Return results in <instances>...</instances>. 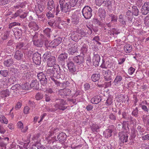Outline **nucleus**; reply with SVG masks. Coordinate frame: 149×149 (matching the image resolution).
<instances>
[{"label": "nucleus", "instance_id": "f257e3e1", "mask_svg": "<svg viewBox=\"0 0 149 149\" xmlns=\"http://www.w3.org/2000/svg\"><path fill=\"white\" fill-rule=\"evenodd\" d=\"M59 3L61 11L66 13L68 12V14H69L71 8V6H69V3L66 2L65 0H59Z\"/></svg>", "mask_w": 149, "mask_h": 149}, {"label": "nucleus", "instance_id": "f03ea898", "mask_svg": "<svg viewBox=\"0 0 149 149\" xmlns=\"http://www.w3.org/2000/svg\"><path fill=\"white\" fill-rule=\"evenodd\" d=\"M92 8L88 6H85L82 10L83 15L86 19L91 18L92 16Z\"/></svg>", "mask_w": 149, "mask_h": 149}, {"label": "nucleus", "instance_id": "7ed1b4c3", "mask_svg": "<svg viewBox=\"0 0 149 149\" xmlns=\"http://www.w3.org/2000/svg\"><path fill=\"white\" fill-rule=\"evenodd\" d=\"M102 74L103 76L104 80L105 81H110L114 78V75L112 73L111 71L109 70H102Z\"/></svg>", "mask_w": 149, "mask_h": 149}, {"label": "nucleus", "instance_id": "20e7f679", "mask_svg": "<svg viewBox=\"0 0 149 149\" xmlns=\"http://www.w3.org/2000/svg\"><path fill=\"white\" fill-rule=\"evenodd\" d=\"M56 104L55 105V107L60 110L64 111L67 108V106L65 105L66 102L62 99L56 98Z\"/></svg>", "mask_w": 149, "mask_h": 149}, {"label": "nucleus", "instance_id": "39448f33", "mask_svg": "<svg viewBox=\"0 0 149 149\" xmlns=\"http://www.w3.org/2000/svg\"><path fill=\"white\" fill-rule=\"evenodd\" d=\"M68 56V54L66 53H62L60 54L58 58V64L65 65V62L66 61L65 60L67 59Z\"/></svg>", "mask_w": 149, "mask_h": 149}, {"label": "nucleus", "instance_id": "423d86ee", "mask_svg": "<svg viewBox=\"0 0 149 149\" xmlns=\"http://www.w3.org/2000/svg\"><path fill=\"white\" fill-rule=\"evenodd\" d=\"M38 79L41 84L45 86L47 83V81L46 76L42 72L38 73Z\"/></svg>", "mask_w": 149, "mask_h": 149}, {"label": "nucleus", "instance_id": "0eeeda50", "mask_svg": "<svg viewBox=\"0 0 149 149\" xmlns=\"http://www.w3.org/2000/svg\"><path fill=\"white\" fill-rule=\"evenodd\" d=\"M62 39L60 37H58L57 38L53 40L48 46V47L51 48H54L56 47L61 42Z\"/></svg>", "mask_w": 149, "mask_h": 149}, {"label": "nucleus", "instance_id": "6e6552de", "mask_svg": "<svg viewBox=\"0 0 149 149\" xmlns=\"http://www.w3.org/2000/svg\"><path fill=\"white\" fill-rule=\"evenodd\" d=\"M74 62L78 65H83L84 62V57L82 55H79L74 57Z\"/></svg>", "mask_w": 149, "mask_h": 149}, {"label": "nucleus", "instance_id": "1a4fd4ad", "mask_svg": "<svg viewBox=\"0 0 149 149\" xmlns=\"http://www.w3.org/2000/svg\"><path fill=\"white\" fill-rule=\"evenodd\" d=\"M142 14L146 15L149 13V2H146L144 3L141 9Z\"/></svg>", "mask_w": 149, "mask_h": 149}, {"label": "nucleus", "instance_id": "9d476101", "mask_svg": "<svg viewBox=\"0 0 149 149\" xmlns=\"http://www.w3.org/2000/svg\"><path fill=\"white\" fill-rule=\"evenodd\" d=\"M119 139L122 142H127L128 140V135L123 132H119L118 134Z\"/></svg>", "mask_w": 149, "mask_h": 149}, {"label": "nucleus", "instance_id": "9b49d317", "mask_svg": "<svg viewBox=\"0 0 149 149\" xmlns=\"http://www.w3.org/2000/svg\"><path fill=\"white\" fill-rule=\"evenodd\" d=\"M71 93V90L69 89H64L61 90L59 92V94L64 97L69 95Z\"/></svg>", "mask_w": 149, "mask_h": 149}, {"label": "nucleus", "instance_id": "f8f14e48", "mask_svg": "<svg viewBox=\"0 0 149 149\" xmlns=\"http://www.w3.org/2000/svg\"><path fill=\"white\" fill-rule=\"evenodd\" d=\"M77 47L74 45H72L71 47L68 49V52L70 55H73L77 52Z\"/></svg>", "mask_w": 149, "mask_h": 149}, {"label": "nucleus", "instance_id": "ddd939ff", "mask_svg": "<svg viewBox=\"0 0 149 149\" xmlns=\"http://www.w3.org/2000/svg\"><path fill=\"white\" fill-rule=\"evenodd\" d=\"M66 137L67 135L65 133L61 132L58 135L56 138L55 139L57 141L62 142L66 139Z\"/></svg>", "mask_w": 149, "mask_h": 149}, {"label": "nucleus", "instance_id": "4468645a", "mask_svg": "<svg viewBox=\"0 0 149 149\" xmlns=\"http://www.w3.org/2000/svg\"><path fill=\"white\" fill-rule=\"evenodd\" d=\"M47 8L50 11L55 10V5L53 0H49L47 3Z\"/></svg>", "mask_w": 149, "mask_h": 149}, {"label": "nucleus", "instance_id": "2eb2a0df", "mask_svg": "<svg viewBox=\"0 0 149 149\" xmlns=\"http://www.w3.org/2000/svg\"><path fill=\"white\" fill-rule=\"evenodd\" d=\"M125 16L130 23L132 22V20L134 17L133 14L131 12L130 10H128L127 11Z\"/></svg>", "mask_w": 149, "mask_h": 149}, {"label": "nucleus", "instance_id": "dca6fc26", "mask_svg": "<svg viewBox=\"0 0 149 149\" xmlns=\"http://www.w3.org/2000/svg\"><path fill=\"white\" fill-rule=\"evenodd\" d=\"M102 100L100 96L99 95L96 96L92 98L91 100V103L95 104H97L99 103Z\"/></svg>", "mask_w": 149, "mask_h": 149}, {"label": "nucleus", "instance_id": "f3484780", "mask_svg": "<svg viewBox=\"0 0 149 149\" xmlns=\"http://www.w3.org/2000/svg\"><path fill=\"white\" fill-rule=\"evenodd\" d=\"M47 59V65H56L55 58L54 56H51Z\"/></svg>", "mask_w": 149, "mask_h": 149}, {"label": "nucleus", "instance_id": "a211bd4d", "mask_svg": "<svg viewBox=\"0 0 149 149\" xmlns=\"http://www.w3.org/2000/svg\"><path fill=\"white\" fill-rule=\"evenodd\" d=\"M99 15L101 18H104L106 15V12L105 10L102 8H100L98 10Z\"/></svg>", "mask_w": 149, "mask_h": 149}, {"label": "nucleus", "instance_id": "6ab92c4d", "mask_svg": "<svg viewBox=\"0 0 149 149\" xmlns=\"http://www.w3.org/2000/svg\"><path fill=\"white\" fill-rule=\"evenodd\" d=\"M40 2L39 3H38V8L39 9L40 13L42 12L44 10V6L45 5V0H40Z\"/></svg>", "mask_w": 149, "mask_h": 149}, {"label": "nucleus", "instance_id": "aec40b11", "mask_svg": "<svg viewBox=\"0 0 149 149\" xmlns=\"http://www.w3.org/2000/svg\"><path fill=\"white\" fill-rule=\"evenodd\" d=\"M100 59V58L99 55H97L96 56H93V65H98Z\"/></svg>", "mask_w": 149, "mask_h": 149}, {"label": "nucleus", "instance_id": "412c9836", "mask_svg": "<svg viewBox=\"0 0 149 149\" xmlns=\"http://www.w3.org/2000/svg\"><path fill=\"white\" fill-rule=\"evenodd\" d=\"M23 56L22 53L20 51L17 50L16 52L14 57L15 59L19 60L21 59Z\"/></svg>", "mask_w": 149, "mask_h": 149}, {"label": "nucleus", "instance_id": "4be33fe9", "mask_svg": "<svg viewBox=\"0 0 149 149\" xmlns=\"http://www.w3.org/2000/svg\"><path fill=\"white\" fill-rule=\"evenodd\" d=\"M1 97H8L10 95V92L8 89L3 90L0 92Z\"/></svg>", "mask_w": 149, "mask_h": 149}, {"label": "nucleus", "instance_id": "5701e85b", "mask_svg": "<svg viewBox=\"0 0 149 149\" xmlns=\"http://www.w3.org/2000/svg\"><path fill=\"white\" fill-rule=\"evenodd\" d=\"M123 79L122 77L120 75H117L116 76L113 82L115 85H117L121 83Z\"/></svg>", "mask_w": 149, "mask_h": 149}, {"label": "nucleus", "instance_id": "b1692460", "mask_svg": "<svg viewBox=\"0 0 149 149\" xmlns=\"http://www.w3.org/2000/svg\"><path fill=\"white\" fill-rule=\"evenodd\" d=\"M124 50L126 53H129L132 51V47L130 44L126 45L124 47Z\"/></svg>", "mask_w": 149, "mask_h": 149}, {"label": "nucleus", "instance_id": "393cba45", "mask_svg": "<svg viewBox=\"0 0 149 149\" xmlns=\"http://www.w3.org/2000/svg\"><path fill=\"white\" fill-rule=\"evenodd\" d=\"M109 17H111V22H116L118 20V16L113 14V13H109L108 14Z\"/></svg>", "mask_w": 149, "mask_h": 149}, {"label": "nucleus", "instance_id": "a878e982", "mask_svg": "<svg viewBox=\"0 0 149 149\" xmlns=\"http://www.w3.org/2000/svg\"><path fill=\"white\" fill-rule=\"evenodd\" d=\"M79 16L77 15H73L71 19L72 23L74 24H77L79 22Z\"/></svg>", "mask_w": 149, "mask_h": 149}, {"label": "nucleus", "instance_id": "bb28decb", "mask_svg": "<svg viewBox=\"0 0 149 149\" xmlns=\"http://www.w3.org/2000/svg\"><path fill=\"white\" fill-rule=\"evenodd\" d=\"M100 77V74H93L91 76V79L93 81L96 82L99 79Z\"/></svg>", "mask_w": 149, "mask_h": 149}, {"label": "nucleus", "instance_id": "cd10ccee", "mask_svg": "<svg viewBox=\"0 0 149 149\" xmlns=\"http://www.w3.org/2000/svg\"><path fill=\"white\" fill-rule=\"evenodd\" d=\"M118 21L123 25L125 26L126 25V21L124 20L123 15L122 14H120L119 15Z\"/></svg>", "mask_w": 149, "mask_h": 149}, {"label": "nucleus", "instance_id": "c85d7f7f", "mask_svg": "<svg viewBox=\"0 0 149 149\" xmlns=\"http://www.w3.org/2000/svg\"><path fill=\"white\" fill-rule=\"evenodd\" d=\"M132 13L135 16H137L139 15V10L136 6H133L132 7Z\"/></svg>", "mask_w": 149, "mask_h": 149}, {"label": "nucleus", "instance_id": "c756f323", "mask_svg": "<svg viewBox=\"0 0 149 149\" xmlns=\"http://www.w3.org/2000/svg\"><path fill=\"white\" fill-rule=\"evenodd\" d=\"M78 36L77 34V33L72 32L71 34L70 37L71 39L73 41H77L78 39Z\"/></svg>", "mask_w": 149, "mask_h": 149}, {"label": "nucleus", "instance_id": "7c9ffc66", "mask_svg": "<svg viewBox=\"0 0 149 149\" xmlns=\"http://www.w3.org/2000/svg\"><path fill=\"white\" fill-rule=\"evenodd\" d=\"M64 68H68L70 71L71 72H74L76 71V66H63Z\"/></svg>", "mask_w": 149, "mask_h": 149}, {"label": "nucleus", "instance_id": "2f4dec72", "mask_svg": "<svg viewBox=\"0 0 149 149\" xmlns=\"http://www.w3.org/2000/svg\"><path fill=\"white\" fill-rule=\"evenodd\" d=\"M13 31L15 35H17L19 38H20L21 37L22 33L21 30L19 29H17L16 31H15V30H13Z\"/></svg>", "mask_w": 149, "mask_h": 149}, {"label": "nucleus", "instance_id": "473e14b6", "mask_svg": "<svg viewBox=\"0 0 149 149\" xmlns=\"http://www.w3.org/2000/svg\"><path fill=\"white\" fill-rule=\"evenodd\" d=\"M88 50V49L86 48V46H82L81 49L80 55L84 56L85 54L86 53Z\"/></svg>", "mask_w": 149, "mask_h": 149}, {"label": "nucleus", "instance_id": "72a5a7b5", "mask_svg": "<svg viewBox=\"0 0 149 149\" xmlns=\"http://www.w3.org/2000/svg\"><path fill=\"white\" fill-rule=\"evenodd\" d=\"M143 123L146 124V125L149 126V118L147 116H143L142 118Z\"/></svg>", "mask_w": 149, "mask_h": 149}, {"label": "nucleus", "instance_id": "f704fd0d", "mask_svg": "<svg viewBox=\"0 0 149 149\" xmlns=\"http://www.w3.org/2000/svg\"><path fill=\"white\" fill-rule=\"evenodd\" d=\"M48 12L46 14V16L48 18H50L54 16V13H55V10H53Z\"/></svg>", "mask_w": 149, "mask_h": 149}, {"label": "nucleus", "instance_id": "c9c22d12", "mask_svg": "<svg viewBox=\"0 0 149 149\" xmlns=\"http://www.w3.org/2000/svg\"><path fill=\"white\" fill-rule=\"evenodd\" d=\"M7 81H4L2 79H1L0 81V87L3 88H4L6 87L7 86Z\"/></svg>", "mask_w": 149, "mask_h": 149}, {"label": "nucleus", "instance_id": "e433bc0d", "mask_svg": "<svg viewBox=\"0 0 149 149\" xmlns=\"http://www.w3.org/2000/svg\"><path fill=\"white\" fill-rule=\"evenodd\" d=\"M50 78L54 82L55 84H56L57 86H60V85L61 83L56 79L57 78L55 76H51L50 77Z\"/></svg>", "mask_w": 149, "mask_h": 149}, {"label": "nucleus", "instance_id": "4c0bfd02", "mask_svg": "<svg viewBox=\"0 0 149 149\" xmlns=\"http://www.w3.org/2000/svg\"><path fill=\"white\" fill-rule=\"evenodd\" d=\"M139 110L137 107H136L135 109H134L132 112V115L136 117H137L138 116Z\"/></svg>", "mask_w": 149, "mask_h": 149}, {"label": "nucleus", "instance_id": "58836bf2", "mask_svg": "<svg viewBox=\"0 0 149 149\" xmlns=\"http://www.w3.org/2000/svg\"><path fill=\"white\" fill-rule=\"evenodd\" d=\"M78 1V0H70L68 2L70 6L74 7L75 6Z\"/></svg>", "mask_w": 149, "mask_h": 149}, {"label": "nucleus", "instance_id": "ea45409f", "mask_svg": "<svg viewBox=\"0 0 149 149\" xmlns=\"http://www.w3.org/2000/svg\"><path fill=\"white\" fill-rule=\"evenodd\" d=\"M109 118L111 120L113 121V122H115L116 120V116L113 113H110L108 116Z\"/></svg>", "mask_w": 149, "mask_h": 149}, {"label": "nucleus", "instance_id": "a19ab883", "mask_svg": "<svg viewBox=\"0 0 149 149\" xmlns=\"http://www.w3.org/2000/svg\"><path fill=\"white\" fill-rule=\"evenodd\" d=\"M100 128V127L97 124H93L91 126V129L93 132H97V130Z\"/></svg>", "mask_w": 149, "mask_h": 149}, {"label": "nucleus", "instance_id": "79ce46f5", "mask_svg": "<svg viewBox=\"0 0 149 149\" xmlns=\"http://www.w3.org/2000/svg\"><path fill=\"white\" fill-rule=\"evenodd\" d=\"M143 0H136V4L139 8H140L143 5Z\"/></svg>", "mask_w": 149, "mask_h": 149}, {"label": "nucleus", "instance_id": "37998d69", "mask_svg": "<svg viewBox=\"0 0 149 149\" xmlns=\"http://www.w3.org/2000/svg\"><path fill=\"white\" fill-rule=\"evenodd\" d=\"M13 59L11 58L5 61L4 62V63L5 65H9L13 64Z\"/></svg>", "mask_w": 149, "mask_h": 149}, {"label": "nucleus", "instance_id": "c03bdc74", "mask_svg": "<svg viewBox=\"0 0 149 149\" xmlns=\"http://www.w3.org/2000/svg\"><path fill=\"white\" fill-rule=\"evenodd\" d=\"M112 132L110 130H109L108 129L106 130L104 132V133L107 134V138L110 137L111 136L112 134L111 133Z\"/></svg>", "mask_w": 149, "mask_h": 149}, {"label": "nucleus", "instance_id": "a18cd8bd", "mask_svg": "<svg viewBox=\"0 0 149 149\" xmlns=\"http://www.w3.org/2000/svg\"><path fill=\"white\" fill-rule=\"evenodd\" d=\"M22 106L21 102H18L15 106V109L16 110L19 109Z\"/></svg>", "mask_w": 149, "mask_h": 149}, {"label": "nucleus", "instance_id": "49530a36", "mask_svg": "<svg viewBox=\"0 0 149 149\" xmlns=\"http://www.w3.org/2000/svg\"><path fill=\"white\" fill-rule=\"evenodd\" d=\"M112 103V99L111 97H109L105 103L106 106L111 105Z\"/></svg>", "mask_w": 149, "mask_h": 149}, {"label": "nucleus", "instance_id": "de8ad7c7", "mask_svg": "<svg viewBox=\"0 0 149 149\" xmlns=\"http://www.w3.org/2000/svg\"><path fill=\"white\" fill-rule=\"evenodd\" d=\"M32 59L33 63L37 65V54L36 53H35L33 54Z\"/></svg>", "mask_w": 149, "mask_h": 149}, {"label": "nucleus", "instance_id": "09e8293b", "mask_svg": "<svg viewBox=\"0 0 149 149\" xmlns=\"http://www.w3.org/2000/svg\"><path fill=\"white\" fill-rule=\"evenodd\" d=\"M0 73L3 76L6 77L8 74V71L7 70H1Z\"/></svg>", "mask_w": 149, "mask_h": 149}, {"label": "nucleus", "instance_id": "8fccbe9b", "mask_svg": "<svg viewBox=\"0 0 149 149\" xmlns=\"http://www.w3.org/2000/svg\"><path fill=\"white\" fill-rule=\"evenodd\" d=\"M20 88L24 90H28L29 86L27 83L24 84L21 86H20Z\"/></svg>", "mask_w": 149, "mask_h": 149}, {"label": "nucleus", "instance_id": "3c124183", "mask_svg": "<svg viewBox=\"0 0 149 149\" xmlns=\"http://www.w3.org/2000/svg\"><path fill=\"white\" fill-rule=\"evenodd\" d=\"M38 65H40L41 64L42 65L43 64V63H41L42 61H41V55L40 54H39L38 53ZM44 62V60L43 59V61L42 62Z\"/></svg>", "mask_w": 149, "mask_h": 149}, {"label": "nucleus", "instance_id": "603ef678", "mask_svg": "<svg viewBox=\"0 0 149 149\" xmlns=\"http://www.w3.org/2000/svg\"><path fill=\"white\" fill-rule=\"evenodd\" d=\"M51 55V53L50 52H46L43 55L44 58L45 60L48 59V57Z\"/></svg>", "mask_w": 149, "mask_h": 149}, {"label": "nucleus", "instance_id": "864d4df0", "mask_svg": "<svg viewBox=\"0 0 149 149\" xmlns=\"http://www.w3.org/2000/svg\"><path fill=\"white\" fill-rule=\"evenodd\" d=\"M135 70V69L132 67H130L128 70V73L129 74L132 75L133 74Z\"/></svg>", "mask_w": 149, "mask_h": 149}, {"label": "nucleus", "instance_id": "5fc2aeb1", "mask_svg": "<svg viewBox=\"0 0 149 149\" xmlns=\"http://www.w3.org/2000/svg\"><path fill=\"white\" fill-rule=\"evenodd\" d=\"M87 27L88 29L87 30L88 31H87L88 34L89 35H91L92 34L93 32V28H92L91 26H88V25H87Z\"/></svg>", "mask_w": 149, "mask_h": 149}, {"label": "nucleus", "instance_id": "6e6d98bb", "mask_svg": "<svg viewBox=\"0 0 149 149\" xmlns=\"http://www.w3.org/2000/svg\"><path fill=\"white\" fill-rule=\"evenodd\" d=\"M10 0H0V5H3L7 4Z\"/></svg>", "mask_w": 149, "mask_h": 149}, {"label": "nucleus", "instance_id": "4d7b16f0", "mask_svg": "<svg viewBox=\"0 0 149 149\" xmlns=\"http://www.w3.org/2000/svg\"><path fill=\"white\" fill-rule=\"evenodd\" d=\"M37 36L36 34L33 36V42L34 45L36 46H37Z\"/></svg>", "mask_w": 149, "mask_h": 149}, {"label": "nucleus", "instance_id": "13d9d810", "mask_svg": "<svg viewBox=\"0 0 149 149\" xmlns=\"http://www.w3.org/2000/svg\"><path fill=\"white\" fill-rule=\"evenodd\" d=\"M6 144L4 142H0V146L1 147L0 149H6Z\"/></svg>", "mask_w": 149, "mask_h": 149}, {"label": "nucleus", "instance_id": "bf43d9fd", "mask_svg": "<svg viewBox=\"0 0 149 149\" xmlns=\"http://www.w3.org/2000/svg\"><path fill=\"white\" fill-rule=\"evenodd\" d=\"M104 1L105 0H96V3L97 5L100 6Z\"/></svg>", "mask_w": 149, "mask_h": 149}, {"label": "nucleus", "instance_id": "052dcab7", "mask_svg": "<svg viewBox=\"0 0 149 149\" xmlns=\"http://www.w3.org/2000/svg\"><path fill=\"white\" fill-rule=\"evenodd\" d=\"M36 82L37 80H36L32 81V83L30 84V86L32 88L36 87L37 86V85L36 84Z\"/></svg>", "mask_w": 149, "mask_h": 149}, {"label": "nucleus", "instance_id": "680f3d73", "mask_svg": "<svg viewBox=\"0 0 149 149\" xmlns=\"http://www.w3.org/2000/svg\"><path fill=\"white\" fill-rule=\"evenodd\" d=\"M51 29L49 28H47L43 30V32L44 33L46 34L47 36L49 35V33L51 31Z\"/></svg>", "mask_w": 149, "mask_h": 149}, {"label": "nucleus", "instance_id": "e2e57ef3", "mask_svg": "<svg viewBox=\"0 0 149 149\" xmlns=\"http://www.w3.org/2000/svg\"><path fill=\"white\" fill-rule=\"evenodd\" d=\"M65 64L67 65H74V63L73 62L71 61L70 59H69L68 60L65 62Z\"/></svg>", "mask_w": 149, "mask_h": 149}, {"label": "nucleus", "instance_id": "0e129e2a", "mask_svg": "<svg viewBox=\"0 0 149 149\" xmlns=\"http://www.w3.org/2000/svg\"><path fill=\"white\" fill-rule=\"evenodd\" d=\"M78 32L81 35L83 36H84L88 34L87 32H86V31L81 30H80V31H79Z\"/></svg>", "mask_w": 149, "mask_h": 149}, {"label": "nucleus", "instance_id": "69168bd1", "mask_svg": "<svg viewBox=\"0 0 149 149\" xmlns=\"http://www.w3.org/2000/svg\"><path fill=\"white\" fill-rule=\"evenodd\" d=\"M24 44L23 43L20 42L18 43L16 46V48L17 49H21L24 46Z\"/></svg>", "mask_w": 149, "mask_h": 149}, {"label": "nucleus", "instance_id": "338daca9", "mask_svg": "<svg viewBox=\"0 0 149 149\" xmlns=\"http://www.w3.org/2000/svg\"><path fill=\"white\" fill-rule=\"evenodd\" d=\"M142 138V139L144 141L149 140V134L143 136Z\"/></svg>", "mask_w": 149, "mask_h": 149}, {"label": "nucleus", "instance_id": "774afa93", "mask_svg": "<svg viewBox=\"0 0 149 149\" xmlns=\"http://www.w3.org/2000/svg\"><path fill=\"white\" fill-rule=\"evenodd\" d=\"M93 108V106L91 104H88L86 107V109L88 111L91 110Z\"/></svg>", "mask_w": 149, "mask_h": 149}]
</instances>
